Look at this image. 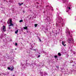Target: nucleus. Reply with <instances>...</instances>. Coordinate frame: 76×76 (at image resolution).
I'll return each mask as SVG.
<instances>
[{
	"mask_svg": "<svg viewBox=\"0 0 76 76\" xmlns=\"http://www.w3.org/2000/svg\"><path fill=\"white\" fill-rule=\"evenodd\" d=\"M20 22H23V20H20L19 21Z\"/></svg>",
	"mask_w": 76,
	"mask_h": 76,
	"instance_id": "9d476101",
	"label": "nucleus"
},
{
	"mask_svg": "<svg viewBox=\"0 0 76 76\" xmlns=\"http://www.w3.org/2000/svg\"><path fill=\"white\" fill-rule=\"evenodd\" d=\"M69 35H70V32H69Z\"/></svg>",
	"mask_w": 76,
	"mask_h": 76,
	"instance_id": "5701e85b",
	"label": "nucleus"
},
{
	"mask_svg": "<svg viewBox=\"0 0 76 76\" xmlns=\"http://www.w3.org/2000/svg\"><path fill=\"white\" fill-rule=\"evenodd\" d=\"M9 26H13V24L10 23V25Z\"/></svg>",
	"mask_w": 76,
	"mask_h": 76,
	"instance_id": "7ed1b4c3",
	"label": "nucleus"
},
{
	"mask_svg": "<svg viewBox=\"0 0 76 76\" xmlns=\"http://www.w3.org/2000/svg\"><path fill=\"white\" fill-rule=\"evenodd\" d=\"M34 26L35 27H37V26H38V24H34Z\"/></svg>",
	"mask_w": 76,
	"mask_h": 76,
	"instance_id": "1a4fd4ad",
	"label": "nucleus"
},
{
	"mask_svg": "<svg viewBox=\"0 0 76 76\" xmlns=\"http://www.w3.org/2000/svg\"><path fill=\"white\" fill-rule=\"evenodd\" d=\"M17 50V49L16 48H15V50Z\"/></svg>",
	"mask_w": 76,
	"mask_h": 76,
	"instance_id": "393cba45",
	"label": "nucleus"
},
{
	"mask_svg": "<svg viewBox=\"0 0 76 76\" xmlns=\"http://www.w3.org/2000/svg\"><path fill=\"white\" fill-rule=\"evenodd\" d=\"M8 70H10V67H8Z\"/></svg>",
	"mask_w": 76,
	"mask_h": 76,
	"instance_id": "2eb2a0df",
	"label": "nucleus"
},
{
	"mask_svg": "<svg viewBox=\"0 0 76 76\" xmlns=\"http://www.w3.org/2000/svg\"><path fill=\"white\" fill-rule=\"evenodd\" d=\"M23 12L24 13H25V12H24V11H23Z\"/></svg>",
	"mask_w": 76,
	"mask_h": 76,
	"instance_id": "cd10ccee",
	"label": "nucleus"
},
{
	"mask_svg": "<svg viewBox=\"0 0 76 76\" xmlns=\"http://www.w3.org/2000/svg\"><path fill=\"white\" fill-rule=\"evenodd\" d=\"M72 66H75V65H73Z\"/></svg>",
	"mask_w": 76,
	"mask_h": 76,
	"instance_id": "c756f323",
	"label": "nucleus"
},
{
	"mask_svg": "<svg viewBox=\"0 0 76 76\" xmlns=\"http://www.w3.org/2000/svg\"><path fill=\"white\" fill-rule=\"evenodd\" d=\"M60 19H62V18H61V17L60 18Z\"/></svg>",
	"mask_w": 76,
	"mask_h": 76,
	"instance_id": "4be33fe9",
	"label": "nucleus"
},
{
	"mask_svg": "<svg viewBox=\"0 0 76 76\" xmlns=\"http://www.w3.org/2000/svg\"><path fill=\"white\" fill-rule=\"evenodd\" d=\"M13 70V68H12V69H10L11 71H12V70Z\"/></svg>",
	"mask_w": 76,
	"mask_h": 76,
	"instance_id": "f8f14e48",
	"label": "nucleus"
},
{
	"mask_svg": "<svg viewBox=\"0 0 76 76\" xmlns=\"http://www.w3.org/2000/svg\"><path fill=\"white\" fill-rule=\"evenodd\" d=\"M62 44L64 46H66V44H65V42L64 41L62 42Z\"/></svg>",
	"mask_w": 76,
	"mask_h": 76,
	"instance_id": "f03ea898",
	"label": "nucleus"
},
{
	"mask_svg": "<svg viewBox=\"0 0 76 76\" xmlns=\"http://www.w3.org/2000/svg\"><path fill=\"white\" fill-rule=\"evenodd\" d=\"M15 46H17V45H18V43H15Z\"/></svg>",
	"mask_w": 76,
	"mask_h": 76,
	"instance_id": "ddd939ff",
	"label": "nucleus"
},
{
	"mask_svg": "<svg viewBox=\"0 0 76 76\" xmlns=\"http://www.w3.org/2000/svg\"><path fill=\"white\" fill-rule=\"evenodd\" d=\"M27 33H28V31H27Z\"/></svg>",
	"mask_w": 76,
	"mask_h": 76,
	"instance_id": "b1692460",
	"label": "nucleus"
},
{
	"mask_svg": "<svg viewBox=\"0 0 76 76\" xmlns=\"http://www.w3.org/2000/svg\"><path fill=\"white\" fill-rule=\"evenodd\" d=\"M39 40L40 41V42H41V40L39 38Z\"/></svg>",
	"mask_w": 76,
	"mask_h": 76,
	"instance_id": "dca6fc26",
	"label": "nucleus"
},
{
	"mask_svg": "<svg viewBox=\"0 0 76 76\" xmlns=\"http://www.w3.org/2000/svg\"><path fill=\"white\" fill-rule=\"evenodd\" d=\"M69 41H71V39H69Z\"/></svg>",
	"mask_w": 76,
	"mask_h": 76,
	"instance_id": "6ab92c4d",
	"label": "nucleus"
},
{
	"mask_svg": "<svg viewBox=\"0 0 76 76\" xmlns=\"http://www.w3.org/2000/svg\"><path fill=\"white\" fill-rule=\"evenodd\" d=\"M3 28L2 29L3 31H4V32H5V31H6V26H3Z\"/></svg>",
	"mask_w": 76,
	"mask_h": 76,
	"instance_id": "f257e3e1",
	"label": "nucleus"
},
{
	"mask_svg": "<svg viewBox=\"0 0 76 76\" xmlns=\"http://www.w3.org/2000/svg\"><path fill=\"white\" fill-rule=\"evenodd\" d=\"M41 73L42 74V72H41Z\"/></svg>",
	"mask_w": 76,
	"mask_h": 76,
	"instance_id": "c85d7f7f",
	"label": "nucleus"
},
{
	"mask_svg": "<svg viewBox=\"0 0 76 76\" xmlns=\"http://www.w3.org/2000/svg\"><path fill=\"white\" fill-rule=\"evenodd\" d=\"M39 57H40V55H39L38 56V58H39Z\"/></svg>",
	"mask_w": 76,
	"mask_h": 76,
	"instance_id": "aec40b11",
	"label": "nucleus"
},
{
	"mask_svg": "<svg viewBox=\"0 0 76 76\" xmlns=\"http://www.w3.org/2000/svg\"><path fill=\"white\" fill-rule=\"evenodd\" d=\"M23 4V3H22L21 4H20V3H19V6H20L21 5H22V4Z\"/></svg>",
	"mask_w": 76,
	"mask_h": 76,
	"instance_id": "0eeeda50",
	"label": "nucleus"
},
{
	"mask_svg": "<svg viewBox=\"0 0 76 76\" xmlns=\"http://www.w3.org/2000/svg\"><path fill=\"white\" fill-rule=\"evenodd\" d=\"M12 23V19H10V23Z\"/></svg>",
	"mask_w": 76,
	"mask_h": 76,
	"instance_id": "423d86ee",
	"label": "nucleus"
},
{
	"mask_svg": "<svg viewBox=\"0 0 76 76\" xmlns=\"http://www.w3.org/2000/svg\"><path fill=\"white\" fill-rule=\"evenodd\" d=\"M58 55L59 56H61V53H58Z\"/></svg>",
	"mask_w": 76,
	"mask_h": 76,
	"instance_id": "6e6552de",
	"label": "nucleus"
},
{
	"mask_svg": "<svg viewBox=\"0 0 76 76\" xmlns=\"http://www.w3.org/2000/svg\"><path fill=\"white\" fill-rule=\"evenodd\" d=\"M56 68H57L58 69H59V66H56Z\"/></svg>",
	"mask_w": 76,
	"mask_h": 76,
	"instance_id": "4468645a",
	"label": "nucleus"
},
{
	"mask_svg": "<svg viewBox=\"0 0 76 76\" xmlns=\"http://www.w3.org/2000/svg\"><path fill=\"white\" fill-rule=\"evenodd\" d=\"M68 9H69V10H70V7H68Z\"/></svg>",
	"mask_w": 76,
	"mask_h": 76,
	"instance_id": "f3484780",
	"label": "nucleus"
},
{
	"mask_svg": "<svg viewBox=\"0 0 76 76\" xmlns=\"http://www.w3.org/2000/svg\"><path fill=\"white\" fill-rule=\"evenodd\" d=\"M49 7V5H46V7Z\"/></svg>",
	"mask_w": 76,
	"mask_h": 76,
	"instance_id": "a211bd4d",
	"label": "nucleus"
},
{
	"mask_svg": "<svg viewBox=\"0 0 76 76\" xmlns=\"http://www.w3.org/2000/svg\"><path fill=\"white\" fill-rule=\"evenodd\" d=\"M30 19H31V17H30Z\"/></svg>",
	"mask_w": 76,
	"mask_h": 76,
	"instance_id": "bb28decb",
	"label": "nucleus"
},
{
	"mask_svg": "<svg viewBox=\"0 0 76 76\" xmlns=\"http://www.w3.org/2000/svg\"><path fill=\"white\" fill-rule=\"evenodd\" d=\"M23 28L24 29H28V27L27 26H26L25 27H24Z\"/></svg>",
	"mask_w": 76,
	"mask_h": 76,
	"instance_id": "39448f33",
	"label": "nucleus"
},
{
	"mask_svg": "<svg viewBox=\"0 0 76 76\" xmlns=\"http://www.w3.org/2000/svg\"><path fill=\"white\" fill-rule=\"evenodd\" d=\"M33 50L34 51H36V50H35V49H33Z\"/></svg>",
	"mask_w": 76,
	"mask_h": 76,
	"instance_id": "412c9836",
	"label": "nucleus"
},
{
	"mask_svg": "<svg viewBox=\"0 0 76 76\" xmlns=\"http://www.w3.org/2000/svg\"><path fill=\"white\" fill-rule=\"evenodd\" d=\"M13 76H14V75H13Z\"/></svg>",
	"mask_w": 76,
	"mask_h": 76,
	"instance_id": "7c9ffc66",
	"label": "nucleus"
},
{
	"mask_svg": "<svg viewBox=\"0 0 76 76\" xmlns=\"http://www.w3.org/2000/svg\"><path fill=\"white\" fill-rule=\"evenodd\" d=\"M56 26H57V25H58L57 24V23H56Z\"/></svg>",
	"mask_w": 76,
	"mask_h": 76,
	"instance_id": "a878e982",
	"label": "nucleus"
},
{
	"mask_svg": "<svg viewBox=\"0 0 76 76\" xmlns=\"http://www.w3.org/2000/svg\"><path fill=\"white\" fill-rule=\"evenodd\" d=\"M19 30H17L15 32V34H18V32Z\"/></svg>",
	"mask_w": 76,
	"mask_h": 76,
	"instance_id": "20e7f679",
	"label": "nucleus"
},
{
	"mask_svg": "<svg viewBox=\"0 0 76 76\" xmlns=\"http://www.w3.org/2000/svg\"><path fill=\"white\" fill-rule=\"evenodd\" d=\"M54 57L55 58H57V56H54Z\"/></svg>",
	"mask_w": 76,
	"mask_h": 76,
	"instance_id": "9b49d317",
	"label": "nucleus"
}]
</instances>
